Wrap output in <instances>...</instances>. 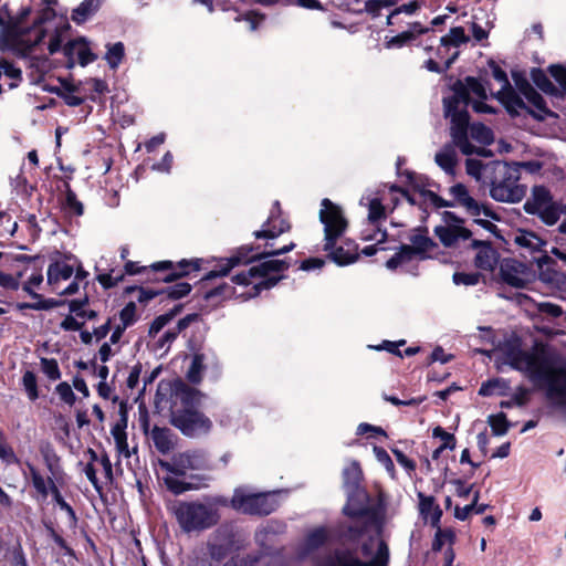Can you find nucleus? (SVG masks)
Listing matches in <instances>:
<instances>
[{
	"mask_svg": "<svg viewBox=\"0 0 566 566\" xmlns=\"http://www.w3.org/2000/svg\"><path fill=\"white\" fill-rule=\"evenodd\" d=\"M504 361L523 373L531 381L542 385L546 398L555 406L566 408V361L537 345L523 350L516 343L500 348Z\"/></svg>",
	"mask_w": 566,
	"mask_h": 566,
	"instance_id": "obj_1",
	"label": "nucleus"
},
{
	"mask_svg": "<svg viewBox=\"0 0 566 566\" xmlns=\"http://www.w3.org/2000/svg\"><path fill=\"white\" fill-rule=\"evenodd\" d=\"M486 97L483 83L474 77H467L464 82L459 81L453 85L452 95L443 98L444 115L451 122L452 140L464 155L486 156L483 148L475 147L468 140L469 115L464 109L471 104L476 113H494L493 107L485 104Z\"/></svg>",
	"mask_w": 566,
	"mask_h": 566,
	"instance_id": "obj_2",
	"label": "nucleus"
},
{
	"mask_svg": "<svg viewBox=\"0 0 566 566\" xmlns=\"http://www.w3.org/2000/svg\"><path fill=\"white\" fill-rule=\"evenodd\" d=\"M492 73L493 77L502 84V88L495 94V97L511 115L516 116L524 111L537 119H544L548 115L549 111L543 97L527 82L518 85L524 101L512 90L507 75L502 69L494 66Z\"/></svg>",
	"mask_w": 566,
	"mask_h": 566,
	"instance_id": "obj_3",
	"label": "nucleus"
},
{
	"mask_svg": "<svg viewBox=\"0 0 566 566\" xmlns=\"http://www.w3.org/2000/svg\"><path fill=\"white\" fill-rule=\"evenodd\" d=\"M170 512L186 533L210 528L218 523L220 517L214 507L197 501L176 502L170 506Z\"/></svg>",
	"mask_w": 566,
	"mask_h": 566,
	"instance_id": "obj_4",
	"label": "nucleus"
},
{
	"mask_svg": "<svg viewBox=\"0 0 566 566\" xmlns=\"http://www.w3.org/2000/svg\"><path fill=\"white\" fill-rule=\"evenodd\" d=\"M494 178L491 184V197L501 202H520L526 195V187L518 184V165L495 163L493 165Z\"/></svg>",
	"mask_w": 566,
	"mask_h": 566,
	"instance_id": "obj_5",
	"label": "nucleus"
},
{
	"mask_svg": "<svg viewBox=\"0 0 566 566\" xmlns=\"http://www.w3.org/2000/svg\"><path fill=\"white\" fill-rule=\"evenodd\" d=\"M158 463L167 473L164 476L166 486L175 494L192 489L191 484L184 482L179 476L189 471L202 469L206 464L203 457L197 452H182L175 455L171 461L159 460Z\"/></svg>",
	"mask_w": 566,
	"mask_h": 566,
	"instance_id": "obj_6",
	"label": "nucleus"
},
{
	"mask_svg": "<svg viewBox=\"0 0 566 566\" xmlns=\"http://www.w3.org/2000/svg\"><path fill=\"white\" fill-rule=\"evenodd\" d=\"M87 272L65 261H56L49 265L46 271L48 285L51 291L57 295H73L77 293L80 284L85 282Z\"/></svg>",
	"mask_w": 566,
	"mask_h": 566,
	"instance_id": "obj_7",
	"label": "nucleus"
},
{
	"mask_svg": "<svg viewBox=\"0 0 566 566\" xmlns=\"http://www.w3.org/2000/svg\"><path fill=\"white\" fill-rule=\"evenodd\" d=\"M319 221L324 226V251H329L346 232L348 221L342 208L326 198L321 202Z\"/></svg>",
	"mask_w": 566,
	"mask_h": 566,
	"instance_id": "obj_8",
	"label": "nucleus"
},
{
	"mask_svg": "<svg viewBox=\"0 0 566 566\" xmlns=\"http://www.w3.org/2000/svg\"><path fill=\"white\" fill-rule=\"evenodd\" d=\"M231 506L241 513L266 515L276 509L277 502L274 493H252L239 488L231 499Z\"/></svg>",
	"mask_w": 566,
	"mask_h": 566,
	"instance_id": "obj_9",
	"label": "nucleus"
},
{
	"mask_svg": "<svg viewBox=\"0 0 566 566\" xmlns=\"http://www.w3.org/2000/svg\"><path fill=\"white\" fill-rule=\"evenodd\" d=\"M410 245L401 247L400 251L387 261L386 265L388 269L395 270L413 259L423 260L426 258H430L437 249V244L427 235V233H423L420 230L416 231L410 237Z\"/></svg>",
	"mask_w": 566,
	"mask_h": 566,
	"instance_id": "obj_10",
	"label": "nucleus"
},
{
	"mask_svg": "<svg viewBox=\"0 0 566 566\" xmlns=\"http://www.w3.org/2000/svg\"><path fill=\"white\" fill-rule=\"evenodd\" d=\"M171 423L188 437L207 434L212 429V421L193 408H184L172 412Z\"/></svg>",
	"mask_w": 566,
	"mask_h": 566,
	"instance_id": "obj_11",
	"label": "nucleus"
},
{
	"mask_svg": "<svg viewBox=\"0 0 566 566\" xmlns=\"http://www.w3.org/2000/svg\"><path fill=\"white\" fill-rule=\"evenodd\" d=\"M524 209L527 213L538 214L543 222L553 226L559 218V208L553 202L549 191L544 187H534Z\"/></svg>",
	"mask_w": 566,
	"mask_h": 566,
	"instance_id": "obj_12",
	"label": "nucleus"
},
{
	"mask_svg": "<svg viewBox=\"0 0 566 566\" xmlns=\"http://www.w3.org/2000/svg\"><path fill=\"white\" fill-rule=\"evenodd\" d=\"M363 553L365 557L369 558L367 563L348 556L339 560V566H388L389 548L379 534L364 544Z\"/></svg>",
	"mask_w": 566,
	"mask_h": 566,
	"instance_id": "obj_13",
	"label": "nucleus"
},
{
	"mask_svg": "<svg viewBox=\"0 0 566 566\" xmlns=\"http://www.w3.org/2000/svg\"><path fill=\"white\" fill-rule=\"evenodd\" d=\"M443 224L434 228V233L444 247H452L460 240L471 237V231L463 227V220L454 213L444 211L442 213Z\"/></svg>",
	"mask_w": 566,
	"mask_h": 566,
	"instance_id": "obj_14",
	"label": "nucleus"
},
{
	"mask_svg": "<svg viewBox=\"0 0 566 566\" xmlns=\"http://www.w3.org/2000/svg\"><path fill=\"white\" fill-rule=\"evenodd\" d=\"M501 279L514 287H524L533 281V272L523 263L514 259H504L500 263Z\"/></svg>",
	"mask_w": 566,
	"mask_h": 566,
	"instance_id": "obj_15",
	"label": "nucleus"
},
{
	"mask_svg": "<svg viewBox=\"0 0 566 566\" xmlns=\"http://www.w3.org/2000/svg\"><path fill=\"white\" fill-rule=\"evenodd\" d=\"M449 193L454 199V205L461 206L472 217L484 216L497 220L499 218L486 206L480 205L473 197L470 196L468 188L462 184H457L450 187Z\"/></svg>",
	"mask_w": 566,
	"mask_h": 566,
	"instance_id": "obj_16",
	"label": "nucleus"
},
{
	"mask_svg": "<svg viewBox=\"0 0 566 566\" xmlns=\"http://www.w3.org/2000/svg\"><path fill=\"white\" fill-rule=\"evenodd\" d=\"M539 280L553 290L566 294V273L557 270L556 263L547 255L537 260Z\"/></svg>",
	"mask_w": 566,
	"mask_h": 566,
	"instance_id": "obj_17",
	"label": "nucleus"
},
{
	"mask_svg": "<svg viewBox=\"0 0 566 566\" xmlns=\"http://www.w3.org/2000/svg\"><path fill=\"white\" fill-rule=\"evenodd\" d=\"M75 391L81 395L82 399H86L91 395L85 379L80 375L74 376L71 384L61 381L55 386V394L60 401L69 407H73L77 402Z\"/></svg>",
	"mask_w": 566,
	"mask_h": 566,
	"instance_id": "obj_18",
	"label": "nucleus"
},
{
	"mask_svg": "<svg viewBox=\"0 0 566 566\" xmlns=\"http://www.w3.org/2000/svg\"><path fill=\"white\" fill-rule=\"evenodd\" d=\"M64 55L67 57V66L73 67L76 63L85 66L94 62L97 56L91 50L90 43L85 38L67 42L63 46Z\"/></svg>",
	"mask_w": 566,
	"mask_h": 566,
	"instance_id": "obj_19",
	"label": "nucleus"
},
{
	"mask_svg": "<svg viewBox=\"0 0 566 566\" xmlns=\"http://www.w3.org/2000/svg\"><path fill=\"white\" fill-rule=\"evenodd\" d=\"M286 263L282 260H266L256 266L250 268L247 272H240L232 277V282L237 285L248 286L251 284V279L255 276H266L270 273H276L285 270Z\"/></svg>",
	"mask_w": 566,
	"mask_h": 566,
	"instance_id": "obj_20",
	"label": "nucleus"
},
{
	"mask_svg": "<svg viewBox=\"0 0 566 566\" xmlns=\"http://www.w3.org/2000/svg\"><path fill=\"white\" fill-rule=\"evenodd\" d=\"M290 223L282 217L279 203L275 202L262 229L254 232L256 239L273 240L290 230Z\"/></svg>",
	"mask_w": 566,
	"mask_h": 566,
	"instance_id": "obj_21",
	"label": "nucleus"
},
{
	"mask_svg": "<svg viewBox=\"0 0 566 566\" xmlns=\"http://www.w3.org/2000/svg\"><path fill=\"white\" fill-rule=\"evenodd\" d=\"M276 283V281H271V282H262V283H259V284H254L252 287H251V291L249 292H241V293H238L237 290L224 283L222 285H219L218 287L216 289H212L211 291L207 292L206 293V298L207 300H213L216 297H221L223 300H227V298H232V297H242L243 300H247V298H250V297H253L255 295L259 294L261 287H270V286H273L274 284Z\"/></svg>",
	"mask_w": 566,
	"mask_h": 566,
	"instance_id": "obj_22",
	"label": "nucleus"
},
{
	"mask_svg": "<svg viewBox=\"0 0 566 566\" xmlns=\"http://www.w3.org/2000/svg\"><path fill=\"white\" fill-rule=\"evenodd\" d=\"M472 247L478 250L474 258L475 266L482 271L493 272L499 263V253L490 243L483 241H473Z\"/></svg>",
	"mask_w": 566,
	"mask_h": 566,
	"instance_id": "obj_23",
	"label": "nucleus"
},
{
	"mask_svg": "<svg viewBox=\"0 0 566 566\" xmlns=\"http://www.w3.org/2000/svg\"><path fill=\"white\" fill-rule=\"evenodd\" d=\"M419 499V512L426 522H429L433 527H438L442 511L436 503L433 496L424 495L423 493L418 494Z\"/></svg>",
	"mask_w": 566,
	"mask_h": 566,
	"instance_id": "obj_24",
	"label": "nucleus"
},
{
	"mask_svg": "<svg viewBox=\"0 0 566 566\" xmlns=\"http://www.w3.org/2000/svg\"><path fill=\"white\" fill-rule=\"evenodd\" d=\"M149 438L155 448L163 454L169 453L176 446V436L168 428L154 426Z\"/></svg>",
	"mask_w": 566,
	"mask_h": 566,
	"instance_id": "obj_25",
	"label": "nucleus"
},
{
	"mask_svg": "<svg viewBox=\"0 0 566 566\" xmlns=\"http://www.w3.org/2000/svg\"><path fill=\"white\" fill-rule=\"evenodd\" d=\"M348 501L346 506L344 507L345 514L349 516H363L367 513L366 504H367V494L360 489L356 488L347 491Z\"/></svg>",
	"mask_w": 566,
	"mask_h": 566,
	"instance_id": "obj_26",
	"label": "nucleus"
},
{
	"mask_svg": "<svg viewBox=\"0 0 566 566\" xmlns=\"http://www.w3.org/2000/svg\"><path fill=\"white\" fill-rule=\"evenodd\" d=\"M327 252L331 260L342 266L352 264L358 259L357 248L350 242H346L337 248L334 245Z\"/></svg>",
	"mask_w": 566,
	"mask_h": 566,
	"instance_id": "obj_27",
	"label": "nucleus"
},
{
	"mask_svg": "<svg viewBox=\"0 0 566 566\" xmlns=\"http://www.w3.org/2000/svg\"><path fill=\"white\" fill-rule=\"evenodd\" d=\"M514 242L520 248L528 251V252H538L545 245V241L539 238L537 234L526 230H518L515 233Z\"/></svg>",
	"mask_w": 566,
	"mask_h": 566,
	"instance_id": "obj_28",
	"label": "nucleus"
},
{
	"mask_svg": "<svg viewBox=\"0 0 566 566\" xmlns=\"http://www.w3.org/2000/svg\"><path fill=\"white\" fill-rule=\"evenodd\" d=\"M250 261L249 258H247L245 255L242 254L241 251H239L237 254L228 258V259H222L219 261L217 268L214 270H211L208 274H207V279H213V277H217V276H224L227 275L233 268L240 265V264H244V263H248Z\"/></svg>",
	"mask_w": 566,
	"mask_h": 566,
	"instance_id": "obj_29",
	"label": "nucleus"
},
{
	"mask_svg": "<svg viewBox=\"0 0 566 566\" xmlns=\"http://www.w3.org/2000/svg\"><path fill=\"white\" fill-rule=\"evenodd\" d=\"M424 32H427V29L423 28L420 23L416 22L411 25V30L403 31L391 38H387L385 46L387 49L401 48L406 43L412 41L417 34H422Z\"/></svg>",
	"mask_w": 566,
	"mask_h": 566,
	"instance_id": "obj_30",
	"label": "nucleus"
},
{
	"mask_svg": "<svg viewBox=\"0 0 566 566\" xmlns=\"http://www.w3.org/2000/svg\"><path fill=\"white\" fill-rule=\"evenodd\" d=\"M469 41L470 36L467 35L464 28L453 27L440 39L441 49L438 54H441V50H447L449 46L459 48L462 44H467Z\"/></svg>",
	"mask_w": 566,
	"mask_h": 566,
	"instance_id": "obj_31",
	"label": "nucleus"
},
{
	"mask_svg": "<svg viewBox=\"0 0 566 566\" xmlns=\"http://www.w3.org/2000/svg\"><path fill=\"white\" fill-rule=\"evenodd\" d=\"M510 385L506 380L495 378L483 382L479 389V395L483 397L489 396H504L507 394Z\"/></svg>",
	"mask_w": 566,
	"mask_h": 566,
	"instance_id": "obj_32",
	"label": "nucleus"
},
{
	"mask_svg": "<svg viewBox=\"0 0 566 566\" xmlns=\"http://www.w3.org/2000/svg\"><path fill=\"white\" fill-rule=\"evenodd\" d=\"M103 0H84L76 9L73 10L72 19L76 23L85 22L99 8Z\"/></svg>",
	"mask_w": 566,
	"mask_h": 566,
	"instance_id": "obj_33",
	"label": "nucleus"
},
{
	"mask_svg": "<svg viewBox=\"0 0 566 566\" xmlns=\"http://www.w3.org/2000/svg\"><path fill=\"white\" fill-rule=\"evenodd\" d=\"M455 150L452 146H444L439 153L436 154V163L446 172L453 174L455 166Z\"/></svg>",
	"mask_w": 566,
	"mask_h": 566,
	"instance_id": "obj_34",
	"label": "nucleus"
},
{
	"mask_svg": "<svg viewBox=\"0 0 566 566\" xmlns=\"http://www.w3.org/2000/svg\"><path fill=\"white\" fill-rule=\"evenodd\" d=\"M344 475V484L348 490H353L359 488V482L361 480V469L357 461H352L343 472Z\"/></svg>",
	"mask_w": 566,
	"mask_h": 566,
	"instance_id": "obj_35",
	"label": "nucleus"
},
{
	"mask_svg": "<svg viewBox=\"0 0 566 566\" xmlns=\"http://www.w3.org/2000/svg\"><path fill=\"white\" fill-rule=\"evenodd\" d=\"M111 432H112V436L114 438L116 450L119 453V455H123L124 458H129L130 457V451H129V448H128L127 434H126V431H125V426L120 424V423H116L112 428Z\"/></svg>",
	"mask_w": 566,
	"mask_h": 566,
	"instance_id": "obj_36",
	"label": "nucleus"
},
{
	"mask_svg": "<svg viewBox=\"0 0 566 566\" xmlns=\"http://www.w3.org/2000/svg\"><path fill=\"white\" fill-rule=\"evenodd\" d=\"M206 356L203 354H196L191 360L187 371V379L192 384H199L202 380V373L206 369Z\"/></svg>",
	"mask_w": 566,
	"mask_h": 566,
	"instance_id": "obj_37",
	"label": "nucleus"
},
{
	"mask_svg": "<svg viewBox=\"0 0 566 566\" xmlns=\"http://www.w3.org/2000/svg\"><path fill=\"white\" fill-rule=\"evenodd\" d=\"M365 200L367 201L366 206L368 208V220L371 223H376L385 218V207L378 198L363 197L360 203L364 205Z\"/></svg>",
	"mask_w": 566,
	"mask_h": 566,
	"instance_id": "obj_38",
	"label": "nucleus"
},
{
	"mask_svg": "<svg viewBox=\"0 0 566 566\" xmlns=\"http://www.w3.org/2000/svg\"><path fill=\"white\" fill-rule=\"evenodd\" d=\"M21 382L29 400L35 401L40 396L35 374L27 370L22 376Z\"/></svg>",
	"mask_w": 566,
	"mask_h": 566,
	"instance_id": "obj_39",
	"label": "nucleus"
},
{
	"mask_svg": "<svg viewBox=\"0 0 566 566\" xmlns=\"http://www.w3.org/2000/svg\"><path fill=\"white\" fill-rule=\"evenodd\" d=\"M470 135L474 140L482 145H490L494 139L492 130L483 124L471 125Z\"/></svg>",
	"mask_w": 566,
	"mask_h": 566,
	"instance_id": "obj_40",
	"label": "nucleus"
},
{
	"mask_svg": "<svg viewBox=\"0 0 566 566\" xmlns=\"http://www.w3.org/2000/svg\"><path fill=\"white\" fill-rule=\"evenodd\" d=\"M124 54V44L122 42H117L107 46L105 60L111 69H116L120 64Z\"/></svg>",
	"mask_w": 566,
	"mask_h": 566,
	"instance_id": "obj_41",
	"label": "nucleus"
},
{
	"mask_svg": "<svg viewBox=\"0 0 566 566\" xmlns=\"http://www.w3.org/2000/svg\"><path fill=\"white\" fill-rule=\"evenodd\" d=\"M205 395L195 388H184L180 391V400L185 408H192L202 402Z\"/></svg>",
	"mask_w": 566,
	"mask_h": 566,
	"instance_id": "obj_42",
	"label": "nucleus"
},
{
	"mask_svg": "<svg viewBox=\"0 0 566 566\" xmlns=\"http://www.w3.org/2000/svg\"><path fill=\"white\" fill-rule=\"evenodd\" d=\"M488 422L494 436H504L510 427L506 416L503 412L490 416Z\"/></svg>",
	"mask_w": 566,
	"mask_h": 566,
	"instance_id": "obj_43",
	"label": "nucleus"
},
{
	"mask_svg": "<svg viewBox=\"0 0 566 566\" xmlns=\"http://www.w3.org/2000/svg\"><path fill=\"white\" fill-rule=\"evenodd\" d=\"M434 438H440L442 444L434 451L433 457L437 458L439 453L444 449L453 450L455 448V438L453 434L444 431L441 427H436L432 431Z\"/></svg>",
	"mask_w": 566,
	"mask_h": 566,
	"instance_id": "obj_44",
	"label": "nucleus"
},
{
	"mask_svg": "<svg viewBox=\"0 0 566 566\" xmlns=\"http://www.w3.org/2000/svg\"><path fill=\"white\" fill-rule=\"evenodd\" d=\"M186 322L179 321L178 326L175 329H169L163 334V336L158 339L156 349L158 350H167L170 344L176 339L178 333L185 328Z\"/></svg>",
	"mask_w": 566,
	"mask_h": 566,
	"instance_id": "obj_45",
	"label": "nucleus"
},
{
	"mask_svg": "<svg viewBox=\"0 0 566 566\" xmlns=\"http://www.w3.org/2000/svg\"><path fill=\"white\" fill-rule=\"evenodd\" d=\"M41 370L50 380H59L61 378V370L57 361L54 358H41Z\"/></svg>",
	"mask_w": 566,
	"mask_h": 566,
	"instance_id": "obj_46",
	"label": "nucleus"
},
{
	"mask_svg": "<svg viewBox=\"0 0 566 566\" xmlns=\"http://www.w3.org/2000/svg\"><path fill=\"white\" fill-rule=\"evenodd\" d=\"M454 541V533L452 530H441L439 526L437 527L436 537L432 544L433 551H441L443 545H451Z\"/></svg>",
	"mask_w": 566,
	"mask_h": 566,
	"instance_id": "obj_47",
	"label": "nucleus"
},
{
	"mask_svg": "<svg viewBox=\"0 0 566 566\" xmlns=\"http://www.w3.org/2000/svg\"><path fill=\"white\" fill-rule=\"evenodd\" d=\"M31 478L34 489L43 499H45L49 495V492L51 491V479L45 481V479L34 468H31Z\"/></svg>",
	"mask_w": 566,
	"mask_h": 566,
	"instance_id": "obj_48",
	"label": "nucleus"
},
{
	"mask_svg": "<svg viewBox=\"0 0 566 566\" xmlns=\"http://www.w3.org/2000/svg\"><path fill=\"white\" fill-rule=\"evenodd\" d=\"M493 28V24L488 21L485 23V27H482L478 23L476 19L474 18L470 23V30L472 32V36L476 42H481L483 40H486L489 38L490 31Z\"/></svg>",
	"mask_w": 566,
	"mask_h": 566,
	"instance_id": "obj_49",
	"label": "nucleus"
},
{
	"mask_svg": "<svg viewBox=\"0 0 566 566\" xmlns=\"http://www.w3.org/2000/svg\"><path fill=\"white\" fill-rule=\"evenodd\" d=\"M90 458L92 461H96L97 464L102 467L104 478L106 480H112L113 476V468L108 455L103 454L101 458L93 450H88Z\"/></svg>",
	"mask_w": 566,
	"mask_h": 566,
	"instance_id": "obj_50",
	"label": "nucleus"
},
{
	"mask_svg": "<svg viewBox=\"0 0 566 566\" xmlns=\"http://www.w3.org/2000/svg\"><path fill=\"white\" fill-rule=\"evenodd\" d=\"M136 318V306L134 303L127 304L119 313V319L122 328L130 326Z\"/></svg>",
	"mask_w": 566,
	"mask_h": 566,
	"instance_id": "obj_51",
	"label": "nucleus"
},
{
	"mask_svg": "<svg viewBox=\"0 0 566 566\" xmlns=\"http://www.w3.org/2000/svg\"><path fill=\"white\" fill-rule=\"evenodd\" d=\"M80 319V317H76L75 315L70 313L62 319V322L60 323V327L65 332L81 331L84 325V321Z\"/></svg>",
	"mask_w": 566,
	"mask_h": 566,
	"instance_id": "obj_52",
	"label": "nucleus"
},
{
	"mask_svg": "<svg viewBox=\"0 0 566 566\" xmlns=\"http://www.w3.org/2000/svg\"><path fill=\"white\" fill-rule=\"evenodd\" d=\"M50 484H51V493L53 495V499L55 501V503L60 506L61 510L65 511L72 518L75 517V513L73 511V509L70 506V504H67L64 499L62 497L59 489L56 488L55 483L53 482V480H50Z\"/></svg>",
	"mask_w": 566,
	"mask_h": 566,
	"instance_id": "obj_53",
	"label": "nucleus"
},
{
	"mask_svg": "<svg viewBox=\"0 0 566 566\" xmlns=\"http://www.w3.org/2000/svg\"><path fill=\"white\" fill-rule=\"evenodd\" d=\"M43 282V276L41 273H33L28 281L23 285V290L34 298H39V295L35 293V290Z\"/></svg>",
	"mask_w": 566,
	"mask_h": 566,
	"instance_id": "obj_54",
	"label": "nucleus"
},
{
	"mask_svg": "<svg viewBox=\"0 0 566 566\" xmlns=\"http://www.w3.org/2000/svg\"><path fill=\"white\" fill-rule=\"evenodd\" d=\"M374 453L378 462H380L386 468V470L391 475H394L395 465L387 451L380 447H375Z\"/></svg>",
	"mask_w": 566,
	"mask_h": 566,
	"instance_id": "obj_55",
	"label": "nucleus"
},
{
	"mask_svg": "<svg viewBox=\"0 0 566 566\" xmlns=\"http://www.w3.org/2000/svg\"><path fill=\"white\" fill-rule=\"evenodd\" d=\"M171 319L172 315L170 314H164L156 317L149 326V336L155 337Z\"/></svg>",
	"mask_w": 566,
	"mask_h": 566,
	"instance_id": "obj_56",
	"label": "nucleus"
},
{
	"mask_svg": "<svg viewBox=\"0 0 566 566\" xmlns=\"http://www.w3.org/2000/svg\"><path fill=\"white\" fill-rule=\"evenodd\" d=\"M480 274L478 273H454L453 274V282L457 285L463 284V285H475L479 283Z\"/></svg>",
	"mask_w": 566,
	"mask_h": 566,
	"instance_id": "obj_57",
	"label": "nucleus"
},
{
	"mask_svg": "<svg viewBox=\"0 0 566 566\" xmlns=\"http://www.w3.org/2000/svg\"><path fill=\"white\" fill-rule=\"evenodd\" d=\"M326 531L324 528H317L308 534L306 543L311 548L318 547L326 541Z\"/></svg>",
	"mask_w": 566,
	"mask_h": 566,
	"instance_id": "obj_58",
	"label": "nucleus"
},
{
	"mask_svg": "<svg viewBox=\"0 0 566 566\" xmlns=\"http://www.w3.org/2000/svg\"><path fill=\"white\" fill-rule=\"evenodd\" d=\"M122 279H123V275L119 273H115L114 271H112L109 273H103L97 276V281L105 289L115 286Z\"/></svg>",
	"mask_w": 566,
	"mask_h": 566,
	"instance_id": "obj_59",
	"label": "nucleus"
},
{
	"mask_svg": "<svg viewBox=\"0 0 566 566\" xmlns=\"http://www.w3.org/2000/svg\"><path fill=\"white\" fill-rule=\"evenodd\" d=\"M532 78L534 83L544 92H551L553 90V84L549 78L542 72L535 71L532 74Z\"/></svg>",
	"mask_w": 566,
	"mask_h": 566,
	"instance_id": "obj_60",
	"label": "nucleus"
},
{
	"mask_svg": "<svg viewBox=\"0 0 566 566\" xmlns=\"http://www.w3.org/2000/svg\"><path fill=\"white\" fill-rule=\"evenodd\" d=\"M0 459L10 463L15 461V455L13 450L6 443L4 434L0 430Z\"/></svg>",
	"mask_w": 566,
	"mask_h": 566,
	"instance_id": "obj_61",
	"label": "nucleus"
},
{
	"mask_svg": "<svg viewBox=\"0 0 566 566\" xmlns=\"http://www.w3.org/2000/svg\"><path fill=\"white\" fill-rule=\"evenodd\" d=\"M88 303V298L84 297L83 300H73L69 303L70 313L75 315L76 317L82 318L84 311H86V305Z\"/></svg>",
	"mask_w": 566,
	"mask_h": 566,
	"instance_id": "obj_62",
	"label": "nucleus"
},
{
	"mask_svg": "<svg viewBox=\"0 0 566 566\" xmlns=\"http://www.w3.org/2000/svg\"><path fill=\"white\" fill-rule=\"evenodd\" d=\"M482 167H483L482 163L478 159L470 158L465 161V168H467L468 175L472 176L476 180H480V178H481Z\"/></svg>",
	"mask_w": 566,
	"mask_h": 566,
	"instance_id": "obj_63",
	"label": "nucleus"
},
{
	"mask_svg": "<svg viewBox=\"0 0 566 566\" xmlns=\"http://www.w3.org/2000/svg\"><path fill=\"white\" fill-rule=\"evenodd\" d=\"M551 74L555 78V81L562 86V88L566 92V69L559 65L551 66Z\"/></svg>",
	"mask_w": 566,
	"mask_h": 566,
	"instance_id": "obj_64",
	"label": "nucleus"
}]
</instances>
